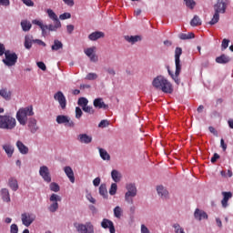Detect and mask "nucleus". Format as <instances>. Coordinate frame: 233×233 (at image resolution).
<instances>
[{
  "label": "nucleus",
  "mask_w": 233,
  "mask_h": 233,
  "mask_svg": "<svg viewBox=\"0 0 233 233\" xmlns=\"http://www.w3.org/2000/svg\"><path fill=\"white\" fill-rule=\"evenodd\" d=\"M57 28H61V21L59 20H56V22H55V25H47V29L49 30V32H56Z\"/></svg>",
  "instance_id": "nucleus-33"
},
{
  "label": "nucleus",
  "mask_w": 233,
  "mask_h": 233,
  "mask_svg": "<svg viewBox=\"0 0 233 233\" xmlns=\"http://www.w3.org/2000/svg\"><path fill=\"white\" fill-rule=\"evenodd\" d=\"M16 125L15 117L10 115H0V128L2 130H14Z\"/></svg>",
  "instance_id": "nucleus-5"
},
{
  "label": "nucleus",
  "mask_w": 233,
  "mask_h": 233,
  "mask_svg": "<svg viewBox=\"0 0 233 233\" xmlns=\"http://www.w3.org/2000/svg\"><path fill=\"white\" fill-rule=\"evenodd\" d=\"M114 214L116 218H121V208L119 206L114 208Z\"/></svg>",
  "instance_id": "nucleus-52"
},
{
  "label": "nucleus",
  "mask_w": 233,
  "mask_h": 233,
  "mask_svg": "<svg viewBox=\"0 0 233 233\" xmlns=\"http://www.w3.org/2000/svg\"><path fill=\"white\" fill-rule=\"evenodd\" d=\"M111 177L115 183H119L121 181V173L116 169L112 170Z\"/></svg>",
  "instance_id": "nucleus-32"
},
{
  "label": "nucleus",
  "mask_w": 233,
  "mask_h": 233,
  "mask_svg": "<svg viewBox=\"0 0 233 233\" xmlns=\"http://www.w3.org/2000/svg\"><path fill=\"white\" fill-rule=\"evenodd\" d=\"M190 25L191 26H201V18L196 15L190 21Z\"/></svg>",
  "instance_id": "nucleus-38"
},
{
  "label": "nucleus",
  "mask_w": 233,
  "mask_h": 233,
  "mask_svg": "<svg viewBox=\"0 0 233 233\" xmlns=\"http://www.w3.org/2000/svg\"><path fill=\"white\" fill-rule=\"evenodd\" d=\"M96 77H97V74L89 73V74H87L86 79H87L88 81H94V80H96Z\"/></svg>",
  "instance_id": "nucleus-50"
},
{
  "label": "nucleus",
  "mask_w": 233,
  "mask_h": 233,
  "mask_svg": "<svg viewBox=\"0 0 233 233\" xmlns=\"http://www.w3.org/2000/svg\"><path fill=\"white\" fill-rule=\"evenodd\" d=\"M63 48V42L59 40H54V45L51 46V50L53 52H57V50H62Z\"/></svg>",
  "instance_id": "nucleus-31"
},
{
  "label": "nucleus",
  "mask_w": 233,
  "mask_h": 233,
  "mask_svg": "<svg viewBox=\"0 0 233 233\" xmlns=\"http://www.w3.org/2000/svg\"><path fill=\"white\" fill-rule=\"evenodd\" d=\"M39 174L41 177L46 181V183H51L52 182V177L50 176V169H48V167L42 166L39 169Z\"/></svg>",
  "instance_id": "nucleus-11"
},
{
  "label": "nucleus",
  "mask_w": 233,
  "mask_h": 233,
  "mask_svg": "<svg viewBox=\"0 0 233 233\" xmlns=\"http://www.w3.org/2000/svg\"><path fill=\"white\" fill-rule=\"evenodd\" d=\"M49 188L52 192H59V190H61V188L59 187V184L56 183V182H52L49 185Z\"/></svg>",
  "instance_id": "nucleus-41"
},
{
  "label": "nucleus",
  "mask_w": 233,
  "mask_h": 233,
  "mask_svg": "<svg viewBox=\"0 0 233 233\" xmlns=\"http://www.w3.org/2000/svg\"><path fill=\"white\" fill-rule=\"evenodd\" d=\"M16 147L18 148L20 154H23L24 156L28 154V147H26L21 140H18L16 142Z\"/></svg>",
  "instance_id": "nucleus-26"
},
{
  "label": "nucleus",
  "mask_w": 233,
  "mask_h": 233,
  "mask_svg": "<svg viewBox=\"0 0 233 233\" xmlns=\"http://www.w3.org/2000/svg\"><path fill=\"white\" fill-rule=\"evenodd\" d=\"M125 39L127 43H132V45H134V43H137V41H139V35H126Z\"/></svg>",
  "instance_id": "nucleus-39"
},
{
  "label": "nucleus",
  "mask_w": 233,
  "mask_h": 233,
  "mask_svg": "<svg viewBox=\"0 0 233 233\" xmlns=\"http://www.w3.org/2000/svg\"><path fill=\"white\" fill-rule=\"evenodd\" d=\"M64 172L66 176L68 177L69 181H71L72 183H76V177L74 176V170L70 166L65 167Z\"/></svg>",
  "instance_id": "nucleus-19"
},
{
  "label": "nucleus",
  "mask_w": 233,
  "mask_h": 233,
  "mask_svg": "<svg viewBox=\"0 0 233 233\" xmlns=\"http://www.w3.org/2000/svg\"><path fill=\"white\" fill-rule=\"evenodd\" d=\"M186 6L187 8H190V10H194V7L196 6V1L194 0H185Z\"/></svg>",
  "instance_id": "nucleus-44"
},
{
  "label": "nucleus",
  "mask_w": 233,
  "mask_h": 233,
  "mask_svg": "<svg viewBox=\"0 0 233 233\" xmlns=\"http://www.w3.org/2000/svg\"><path fill=\"white\" fill-rule=\"evenodd\" d=\"M181 54H183V49L181 47H177L175 49V75H173L170 69H167L169 76L172 77V79L175 81L177 85H179L181 83V80L179 79V75L181 74Z\"/></svg>",
  "instance_id": "nucleus-2"
},
{
  "label": "nucleus",
  "mask_w": 233,
  "mask_h": 233,
  "mask_svg": "<svg viewBox=\"0 0 233 233\" xmlns=\"http://www.w3.org/2000/svg\"><path fill=\"white\" fill-rule=\"evenodd\" d=\"M47 15L50 19H52L55 22L59 21V18H57V15H56L54 10L52 9H47Z\"/></svg>",
  "instance_id": "nucleus-40"
},
{
  "label": "nucleus",
  "mask_w": 233,
  "mask_h": 233,
  "mask_svg": "<svg viewBox=\"0 0 233 233\" xmlns=\"http://www.w3.org/2000/svg\"><path fill=\"white\" fill-rule=\"evenodd\" d=\"M34 38V36L32 35H25V48H26L27 50H30V48H32V43H34V40H32Z\"/></svg>",
  "instance_id": "nucleus-30"
},
{
  "label": "nucleus",
  "mask_w": 233,
  "mask_h": 233,
  "mask_svg": "<svg viewBox=\"0 0 233 233\" xmlns=\"http://www.w3.org/2000/svg\"><path fill=\"white\" fill-rule=\"evenodd\" d=\"M83 116V110H81V107L76 106V118L81 119V116Z\"/></svg>",
  "instance_id": "nucleus-49"
},
{
  "label": "nucleus",
  "mask_w": 233,
  "mask_h": 233,
  "mask_svg": "<svg viewBox=\"0 0 233 233\" xmlns=\"http://www.w3.org/2000/svg\"><path fill=\"white\" fill-rule=\"evenodd\" d=\"M55 101H57L60 105V107L62 110H65L66 108V97L65 96V94H63L61 91H57L54 95Z\"/></svg>",
  "instance_id": "nucleus-12"
},
{
  "label": "nucleus",
  "mask_w": 233,
  "mask_h": 233,
  "mask_svg": "<svg viewBox=\"0 0 233 233\" xmlns=\"http://www.w3.org/2000/svg\"><path fill=\"white\" fill-rule=\"evenodd\" d=\"M28 128L32 134H35V132L39 130V127H37V120L35 118H29Z\"/></svg>",
  "instance_id": "nucleus-18"
},
{
  "label": "nucleus",
  "mask_w": 233,
  "mask_h": 233,
  "mask_svg": "<svg viewBox=\"0 0 233 233\" xmlns=\"http://www.w3.org/2000/svg\"><path fill=\"white\" fill-rule=\"evenodd\" d=\"M9 187L14 190V192L17 191L19 188V185L17 184V180L15 178L9 179Z\"/></svg>",
  "instance_id": "nucleus-36"
},
{
  "label": "nucleus",
  "mask_w": 233,
  "mask_h": 233,
  "mask_svg": "<svg viewBox=\"0 0 233 233\" xmlns=\"http://www.w3.org/2000/svg\"><path fill=\"white\" fill-rule=\"evenodd\" d=\"M98 152L100 154V157L104 161H110V154H108V152L106 149H103V148L99 147Z\"/></svg>",
  "instance_id": "nucleus-28"
},
{
  "label": "nucleus",
  "mask_w": 233,
  "mask_h": 233,
  "mask_svg": "<svg viewBox=\"0 0 233 233\" xmlns=\"http://www.w3.org/2000/svg\"><path fill=\"white\" fill-rule=\"evenodd\" d=\"M24 5H25L26 6H34V1L32 0H22Z\"/></svg>",
  "instance_id": "nucleus-58"
},
{
  "label": "nucleus",
  "mask_w": 233,
  "mask_h": 233,
  "mask_svg": "<svg viewBox=\"0 0 233 233\" xmlns=\"http://www.w3.org/2000/svg\"><path fill=\"white\" fill-rule=\"evenodd\" d=\"M101 37H105V33L100 31L93 32L88 35L90 41H97V39H101Z\"/></svg>",
  "instance_id": "nucleus-25"
},
{
  "label": "nucleus",
  "mask_w": 233,
  "mask_h": 233,
  "mask_svg": "<svg viewBox=\"0 0 233 233\" xmlns=\"http://www.w3.org/2000/svg\"><path fill=\"white\" fill-rule=\"evenodd\" d=\"M36 65L40 70H43L44 72L46 70V65H45L43 62H37Z\"/></svg>",
  "instance_id": "nucleus-55"
},
{
  "label": "nucleus",
  "mask_w": 233,
  "mask_h": 233,
  "mask_svg": "<svg viewBox=\"0 0 233 233\" xmlns=\"http://www.w3.org/2000/svg\"><path fill=\"white\" fill-rule=\"evenodd\" d=\"M95 52H96V46L89 47L85 50L86 56H87V57H89V59H90V61H92V63H97V61H98V57L96 56Z\"/></svg>",
  "instance_id": "nucleus-14"
},
{
  "label": "nucleus",
  "mask_w": 233,
  "mask_h": 233,
  "mask_svg": "<svg viewBox=\"0 0 233 233\" xmlns=\"http://www.w3.org/2000/svg\"><path fill=\"white\" fill-rule=\"evenodd\" d=\"M10 233H19V227H17V224L11 225Z\"/></svg>",
  "instance_id": "nucleus-51"
},
{
  "label": "nucleus",
  "mask_w": 233,
  "mask_h": 233,
  "mask_svg": "<svg viewBox=\"0 0 233 233\" xmlns=\"http://www.w3.org/2000/svg\"><path fill=\"white\" fill-rule=\"evenodd\" d=\"M195 219L201 221L202 219H208V215L204 210L197 208L194 213Z\"/></svg>",
  "instance_id": "nucleus-16"
},
{
  "label": "nucleus",
  "mask_w": 233,
  "mask_h": 233,
  "mask_svg": "<svg viewBox=\"0 0 233 233\" xmlns=\"http://www.w3.org/2000/svg\"><path fill=\"white\" fill-rule=\"evenodd\" d=\"M33 43H36L37 45H40L42 46H46V43H45L44 41H42L40 39H35V40H33Z\"/></svg>",
  "instance_id": "nucleus-59"
},
{
  "label": "nucleus",
  "mask_w": 233,
  "mask_h": 233,
  "mask_svg": "<svg viewBox=\"0 0 233 233\" xmlns=\"http://www.w3.org/2000/svg\"><path fill=\"white\" fill-rule=\"evenodd\" d=\"M70 17H72V15L70 13H64L60 15L59 19L65 21V19H70Z\"/></svg>",
  "instance_id": "nucleus-54"
},
{
  "label": "nucleus",
  "mask_w": 233,
  "mask_h": 233,
  "mask_svg": "<svg viewBox=\"0 0 233 233\" xmlns=\"http://www.w3.org/2000/svg\"><path fill=\"white\" fill-rule=\"evenodd\" d=\"M34 116V107L32 106H28L26 107H21L16 112V119L20 125L25 127L26 123H28V116Z\"/></svg>",
  "instance_id": "nucleus-4"
},
{
  "label": "nucleus",
  "mask_w": 233,
  "mask_h": 233,
  "mask_svg": "<svg viewBox=\"0 0 233 233\" xmlns=\"http://www.w3.org/2000/svg\"><path fill=\"white\" fill-rule=\"evenodd\" d=\"M56 123L58 125H65V127H68L69 128H74V127H76V123L70 116L65 115H58L56 116Z\"/></svg>",
  "instance_id": "nucleus-9"
},
{
  "label": "nucleus",
  "mask_w": 233,
  "mask_h": 233,
  "mask_svg": "<svg viewBox=\"0 0 233 233\" xmlns=\"http://www.w3.org/2000/svg\"><path fill=\"white\" fill-rule=\"evenodd\" d=\"M5 56V58L3 59L4 65H5V66H15V63H17V54L11 53L10 50H7Z\"/></svg>",
  "instance_id": "nucleus-8"
},
{
  "label": "nucleus",
  "mask_w": 233,
  "mask_h": 233,
  "mask_svg": "<svg viewBox=\"0 0 233 233\" xmlns=\"http://www.w3.org/2000/svg\"><path fill=\"white\" fill-rule=\"evenodd\" d=\"M66 31H67V34H72V32H74V25H66Z\"/></svg>",
  "instance_id": "nucleus-62"
},
{
  "label": "nucleus",
  "mask_w": 233,
  "mask_h": 233,
  "mask_svg": "<svg viewBox=\"0 0 233 233\" xmlns=\"http://www.w3.org/2000/svg\"><path fill=\"white\" fill-rule=\"evenodd\" d=\"M82 110H84L86 114H95V112H96V110H94V107H92L88 105L82 107Z\"/></svg>",
  "instance_id": "nucleus-45"
},
{
  "label": "nucleus",
  "mask_w": 233,
  "mask_h": 233,
  "mask_svg": "<svg viewBox=\"0 0 233 233\" xmlns=\"http://www.w3.org/2000/svg\"><path fill=\"white\" fill-rule=\"evenodd\" d=\"M101 183V178L100 177H96L94 180H93V185L94 187H99Z\"/></svg>",
  "instance_id": "nucleus-57"
},
{
  "label": "nucleus",
  "mask_w": 233,
  "mask_h": 233,
  "mask_svg": "<svg viewBox=\"0 0 233 233\" xmlns=\"http://www.w3.org/2000/svg\"><path fill=\"white\" fill-rule=\"evenodd\" d=\"M208 130L209 132H211V134H214L218 137V131L216 130V128H214V127H209Z\"/></svg>",
  "instance_id": "nucleus-64"
},
{
  "label": "nucleus",
  "mask_w": 233,
  "mask_h": 233,
  "mask_svg": "<svg viewBox=\"0 0 233 233\" xmlns=\"http://www.w3.org/2000/svg\"><path fill=\"white\" fill-rule=\"evenodd\" d=\"M2 148H3V150H5V152L8 157H12V156H14L15 147L11 144H4L2 146Z\"/></svg>",
  "instance_id": "nucleus-21"
},
{
  "label": "nucleus",
  "mask_w": 233,
  "mask_h": 233,
  "mask_svg": "<svg viewBox=\"0 0 233 233\" xmlns=\"http://www.w3.org/2000/svg\"><path fill=\"white\" fill-rule=\"evenodd\" d=\"M230 43V40L224 38L222 40V44H221V50H227V48H228V44Z\"/></svg>",
  "instance_id": "nucleus-48"
},
{
  "label": "nucleus",
  "mask_w": 233,
  "mask_h": 233,
  "mask_svg": "<svg viewBox=\"0 0 233 233\" xmlns=\"http://www.w3.org/2000/svg\"><path fill=\"white\" fill-rule=\"evenodd\" d=\"M5 54H6L5 45L0 43V56H5Z\"/></svg>",
  "instance_id": "nucleus-56"
},
{
  "label": "nucleus",
  "mask_w": 233,
  "mask_h": 233,
  "mask_svg": "<svg viewBox=\"0 0 233 233\" xmlns=\"http://www.w3.org/2000/svg\"><path fill=\"white\" fill-rule=\"evenodd\" d=\"M194 37H196V35H194V33H182L179 35V39H182V41H185L187 39H194Z\"/></svg>",
  "instance_id": "nucleus-37"
},
{
  "label": "nucleus",
  "mask_w": 233,
  "mask_h": 233,
  "mask_svg": "<svg viewBox=\"0 0 233 233\" xmlns=\"http://www.w3.org/2000/svg\"><path fill=\"white\" fill-rule=\"evenodd\" d=\"M230 61H231L230 56L225 54L216 58V63H218V65H227V63H230Z\"/></svg>",
  "instance_id": "nucleus-22"
},
{
  "label": "nucleus",
  "mask_w": 233,
  "mask_h": 233,
  "mask_svg": "<svg viewBox=\"0 0 233 233\" xmlns=\"http://www.w3.org/2000/svg\"><path fill=\"white\" fill-rule=\"evenodd\" d=\"M1 196L3 201H5V203H10V192L8 191L7 188H3L1 190Z\"/></svg>",
  "instance_id": "nucleus-29"
},
{
  "label": "nucleus",
  "mask_w": 233,
  "mask_h": 233,
  "mask_svg": "<svg viewBox=\"0 0 233 233\" xmlns=\"http://www.w3.org/2000/svg\"><path fill=\"white\" fill-rule=\"evenodd\" d=\"M116 192H117V184L112 183L109 189L110 196H116Z\"/></svg>",
  "instance_id": "nucleus-43"
},
{
  "label": "nucleus",
  "mask_w": 233,
  "mask_h": 233,
  "mask_svg": "<svg viewBox=\"0 0 233 233\" xmlns=\"http://www.w3.org/2000/svg\"><path fill=\"white\" fill-rule=\"evenodd\" d=\"M102 228H109L110 233H116V228L114 227V222L110 219L104 218L101 222Z\"/></svg>",
  "instance_id": "nucleus-15"
},
{
  "label": "nucleus",
  "mask_w": 233,
  "mask_h": 233,
  "mask_svg": "<svg viewBox=\"0 0 233 233\" xmlns=\"http://www.w3.org/2000/svg\"><path fill=\"white\" fill-rule=\"evenodd\" d=\"M152 86L157 90H161L164 94H172L174 92V87L172 83H170L165 76H157L152 81Z\"/></svg>",
  "instance_id": "nucleus-1"
},
{
  "label": "nucleus",
  "mask_w": 233,
  "mask_h": 233,
  "mask_svg": "<svg viewBox=\"0 0 233 233\" xmlns=\"http://www.w3.org/2000/svg\"><path fill=\"white\" fill-rule=\"evenodd\" d=\"M219 155L218 153H215L213 155V157H211V163H216V161H218V159H219Z\"/></svg>",
  "instance_id": "nucleus-60"
},
{
  "label": "nucleus",
  "mask_w": 233,
  "mask_h": 233,
  "mask_svg": "<svg viewBox=\"0 0 233 233\" xmlns=\"http://www.w3.org/2000/svg\"><path fill=\"white\" fill-rule=\"evenodd\" d=\"M99 194L104 198H108V190L106 189V184H101L99 187Z\"/></svg>",
  "instance_id": "nucleus-35"
},
{
  "label": "nucleus",
  "mask_w": 233,
  "mask_h": 233,
  "mask_svg": "<svg viewBox=\"0 0 233 233\" xmlns=\"http://www.w3.org/2000/svg\"><path fill=\"white\" fill-rule=\"evenodd\" d=\"M65 5H67V6H74V0H63Z\"/></svg>",
  "instance_id": "nucleus-63"
},
{
  "label": "nucleus",
  "mask_w": 233,
  "mask_h": 233,
  "mask_svg": "<svg viewBox=\"0 0 233 233\" xmlns=\"http://www.w3.org/2000/svg\"><path fill=\"white\" fill-rule=\"evenodd\" d=\"M77 105L83 108L84 106H86V105H88V99H86V97H80L77 101Z\"/></svg>",
  "instance_id": "nucleus-42"
},
{
  "label": "nucleus",
  "mask_w": 233,
  "mask_h": 233,
  "mask_svg": "<svg viewBox=\"0 0 233 233\" xmlns=\"http://www.w3.org/2000/svg\"><path fill=\"white\" fill-rule=\"evenodd\" d=\"M77 140L79 141V143H84L85 145H88L92 143V137L86 134H80L77 137Z\"/></svg>",
  "instance_id": "nucleus-20"
},
{
  "label": "nucleus",
  "mask_w": 233,
  "mask_h": 233,
  "mask_svg": "<svg viewBox=\"0 0 233 233\" xmlns=\"http://www.w3.org/2000/svg\"><path fill=\"white\" fill-rule=\"evenodd\" d=\"M157 191L158 196H161L164 199L168 198V191L163 186H158L157 187Z\"/></svg>",
  "instance_id": "nucleus-27"
},
{
  "label": "nucleus",
  "mask_w": 233,
  "mask_h": 233,
  "mask_svg": "<svg viewBox=\"0 0 233 233\" xmlns=\"http://www.w3.org/2000/svg\"><path fill=\"white\" fill-rule=\"evenodd\" d=\"M93 105L95 108H103L104 110H108V105L105 104L103 98L98 97L93 101Z\"/></svg>",
  "instance_id": "nucleus-17"
},
{
  "label": "nucleus",
  "mask_w": 233,
  "mask_h": 233,
  "mask_svg": "<svg viewBox=\"0 0 233 233\" xmlns=\"http://www.w3.org/2000/svg\"><path fill=\"white\" fill-rule=\"evenodd\" d=\"M222 196H224L223 199L221 200V205L223 208H227L228 207V199L232 198V193L231 192H222Z\"/></svg>",
  "instance_id": "nucleus-23"
},
{
  "label": "nucleus",
  "mask_w": 233,
  "mask_h": 233,
  "mask_svg": "<svg viewBox=\"0 0 233 233\" xmlns=\"http://www.w3.org/2000/svg\"><path fill=\"white\" fill-rule=\"evenodd\" d=\"M21 219L25 227H30V225L35 221V215L33 213L25 212L21 215Z\"/></svg>",
  "instance_id": "nucleus-10"
},
{
  "label": "nucleus",
  "mask_w": 233,
  "mask_h": 233,
  "mask_svg": "<svg viewBox=\"0 0 233 233\" xmlns=\"http://www.w3.org/2000/svg\"><path fill=\"white\" fill-rule=\"evenodd\" d=\"M228 6V0H217L214 5L215 14L209 25H213L219 22V14H225L227 12V7Z\"/></svg>",
  "instance_id": "nucleus-3"
},
{
  "label": "nucleus",
  "mask_w": 233,
  "mask_h": 233,
  "mask_svg": "<svg viewBox=\"0 0 233 233\" xmlns=\"http://www.w3.org/2000/svg\"><path fill=\"white\" fill-rule=\"evenodd\" d=\"M32 23L33 25H36L37 26H39V28H48V25H45L41 20L35 19L33 20Z\"/></svg>",
  "instance_id": "nucleus-47"
},
{
  "label": "nucleus",
  "mask_w": 233,
  "mask_h": 233,
  "mask_svg": "<svg viewBox=\"0 0 233 233\" xmlns=\"http://www.w3.org/2000/svg\"><path fill=\"white\" fill-rule=\"evenodd\" d=\"M21 26L24 32H30L32 28V24L28 20H24L21 22Z\"/></svg>",
  "instance_id": "nucleus-34"
},
{
  "label": "nucleus",
  "mask_w": 233,
  "mask_h": 233,
  "mask_svg": "<svg viewBox=\"0 0 233 233\" xmlns=\"http://www.w3.org/2000/svg\"><path fill=\"white\" fill-rule=\"evenodd\" d=\"M220 147L224 152L227 150V144H225V140L223 138L220 139Z\"/></svg>",
  "instance_id": "nucleus-61"
},
{
  "label": "nucleus",
  "mask_w": 233,
  "mask_h": 233,
  "mask_svg": "<svg viewBox=\"0 0 233 233\" xmlns=\"http://www.w3.org/2000/svg\"><path fill=\"white\" fill-rule=\"evenodd\" d=\"M0 96L3 99H5V101H10V99H12V91L7 88H2L0 89Z\"/></svg>",
  "instance_id": "nucleus-24"
},
{
  "label": "nucleus",
  "mask_w": 233,
  "mask_h": 233,
  "mask_svg": "<svg viewBox=\"0 0 233 233\" xmlns=\"http://www.w3.org/2000/svg\"><path fill=\"white\" fill-rule=\"evenodd\" d=\"M50 201H53L54 203L50 205L49 210L51 212H56L57 208H59V204L57 201H61V198L58 195L52 194L50 197Z\"/></svg>",
  "instance_id": "nucleus-13"
},
{
  "label": "nucleus",
  "mask_w": 233,
  "mask_h": 233,
  "mask_svg": "<svg viewBox=\"0 0 233 233\" xmlns=\"http://www.w3.org/2000/svg\"><path fill=\"white\" fill-rule=\"evenodd\" d=\"M173 228H175L176 233H185V229L177 223L173 225Z\"/></svg>",
  "instance_id": "nucleus-46"
},
{
  "label": "nucleus",
  "mask_w": 233,
  "mask_h": 233,
  "mask_svg": "<svg viewBox=\"0 0 233 233\" xmlns=\"http://www.w3.org/2000/svg\"><path fill=\"white\" fill-rule=\"evenodd\" d=\"M75 228L78 233H95L92 222H86L85 224L76 223Z\"/></svg>",
  "instance_id": "nucleus-7"
},
{
  "label": "nucleus",
  "mask_w": 233,
  "mask_h": 233,
  "mask_svg": "<svg viewBox=\"0 0 233 233\" xmlns=\"http://www.w3.org/2000/svg\"><path fill=\"white\" fill-rule=\"evenodd\" d=\"M108 125H110V123L108 122V120H102V121L98 124V127H99V128H106V127H108Z\"/></svg>",
  "instance_id": "nucleus-53"
},
{
  "label": "nucleus",
  "mask_w": 233,
  "mask_h": 233,
  "mask_svg": "<svg viewBox=\"0 0 233 233\" xmlns=\"http://www.w3.org/2000/svg\"><path fill=\"white\" fill-rule=\"evenodd\" d=\"M126 188L127 192L125 194V199L129 205H134V198L137 196V188L134 184H127Z\"/></svg>",
  "instance_id": "nucleus-6"
}]
</instances>
